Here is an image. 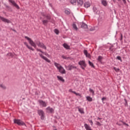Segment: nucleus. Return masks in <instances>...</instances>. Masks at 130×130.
I'll return each instance as SVG.
<instances>
[{"mask_svg":"<svg viewBox=\"0 0 130 130\" xmlns=\"http://www.w3.org/2000/svg\"><path fill=\"white\" fill-rule=\"evenodd\" d=\"M94 30H95V28H90L89 29L90 31H94Z\"/></svg>","mask_w":130,"mask_h":130,"instance_id":"45","label":"nucleus"},{"mask_svg":"<svg viewBox=\"0 0 130 130\" xmlns=\"http://www.w3.org/2000/svg\"><path fill=\"white\" fill-rule=\"evenodd\" d=\"M118 2H120V0H118Z\"/></svg>","mask_w":130,"mask_h":130,"instance_id":"53","label":"nucleus"},{"mask_svg":"<svg viewBox=\"0 0 130 130\" xmlns=\"http://www.w3.org/2000/svg\"><path fill=\"white\" fill-rule=\"evenodd\" d=\"M69 92H71V93H74V92H75V91H73V89H70L69 90Z\"/></svg>","mask_w":130,"mask_h":130,"instance_id":"41","label":"nucleus"},{"mask_svg":"<svg viewBox=\"0 0 130 130\" xmlns=\"http://www.w3.org/2000/svg\"><path fill=\"white\" fill-rule=\"evenodd\" d=\"M9 3H11L13 7H15L17 10H20V7L19 5L17 4V3H15V1L14 0H8Z\"/></svg>","mask_w":130,"mask_h":130,"instance_id":"6","label":"nucleus"},{"mask_svg":"<svg viewBox=\"0 0 130 130\" xmlns=\"http://www.w3.org/2000/svg\"><path fill=\"white\" fill-rule=\"evenodd\" d=\"M42 16H43V17H45L47 20H51V15L49 14L45 15L44 13H42Z\"/></svg>","mask_w":130,"mask_h":130,"instance_id":"10","label":"nucleus"},{"mask_svg":"<svg viewBox=\"0 0 130 130\" xmlns=\"http://www.w3.org/2000/svg\"><path fill=\"white\" fill-rule=\"evenodd\" d=\"M102 101H104V100H106V98H103L102 99Z\"/></svg>","mask_w":130,"mask_h":130,"instance_id":"44","label":"nucleus"},{"mask_svg":"<svg viewBox=\"0 0 130 130\" xmlns=\"http://www.w3.org/2000/svg\"><path fill=\"white\" fill-rule=\"evenodd\" d=\"M86 99L89 102L93 101V99H92V98H90V96H87Z\"/></svg>","mask_w":130,"mask_h":130,"instance_id":"26","label":"nucleus"},{"mask_svg":"<svg viewBox=\"0 0 130 130\" xmlns=\"http://www.w3.org/2000/svg\"><path fill=\"white\" fill-rule=\"evenodd\" d=\"M67 68L69 71H72L73 69H77V67L73 65H69Z\"/></svg>","mask_w":130,"mask_h":130,"instance_id":"12","label":"nucleus"},{"mask_svg":"<svg viewBox=\"0 0 130 130\" xmlns=\"http://www.w3.org/2000/svg\"><path fill=\"white\" fill-rule=\"evenodd\" d=\"M63 46L66 49H70V46L66 43L63 44Z\"/></svg>","mask_w":130,"mask_h":130,"instance_id":"21","label":"nucleus"},{"mask_svg":"<svg viewBox=\"0 0 130 130\" xmlns=\"http://www.w3.org/2000/svg\"><path fill=\"white\" fill-rule=\"evenodd\" d=\"M73 93L75 94V95H76V96H81V94L80 93H79L76 92V91L73 92Z\"/></svg>","mask_w":130,"mask_h":130,"instance_id":"36","label":"nucleus"},{"mask_svg":"<svg viewBox=\"0 0 130 130\" xmlns=\"http://www.w3.org/2000/svg\"><path fill=\"white\" fill-rule=\"evenodd\" d=\"M57 78L58 80H59V81H61L63 83H64V79H63V78H62V77L61 76H57Z\"/></svg>","mask_w":130,"mask_h":130,"instance_id":"20","label":"nucleus"},{"mask_svg":"<svg viewBox=\"0 0 130 130\" xmlns=\"http://www.w3.org/2000/svg\"><path fill=\"white\" fill-rule=\"evenodd\" d=\"M39 103H40V105H41L42 106H43V107H46L47 106V104L46 103H45V102L40 100L38 101Z\"/></svg>","mask_w":130,"mask_h":130,"instance_id":"9","label":"nucleus"},{"mask_svg":"<svg viewBox=\"0 0 130 130\" xmlns=\"http://www.w3.org/2000/svg\"><path fill=\"white\" fill-rule=\"evenodd\" d=\"M77 3L78 6H80V7L81 6H83V4H84V2H83V0H77Z\"/></svg>","mask_w":130,"mask_h":130,"instance_id":"19","label":"nucleus"},{"mask_svg":"<svg viewBox=\"0 0 130 130\" xmlns=\"http://www.w3.org/2000/svg\"><path fill=\"white\" fill-rule=\"evenodd\" d=\"M98 119H101V118L99 117Z\"/></svg>","mask_w":130,"mask_h":130,"instance_id":"51","label":"nucleus"},{"mask_svg":"<svg viewBox=\"0 0 130 130\" xmlns=\"http://www.w3.org/2000/svg\"><path fill=\"white\" fill-rule=\"evenodd\" d=\"M122 1L124 4H126V1L125 0H122Z\"/></svg>","mask_w":130,"mask_h":130,"instance_id":"47","label":"nucleus"},{"mask_svg":"<svg viewBox=\"0 0 130 130\" xmlns=\"http://www.w3.org/2000/svg\"><path fill=\"white\" fill-rule=\"evenodd\" d=\"M36 44L38 46H39V47H41V48H43V49H47L46 46H45L43 43H41L40 41H38L36 42Z\"/></svg>","mask_w":130,"mask_h":130,"instance_id":"3","label":"nucleus"},{"mask_svg":"<svg viewBox=\"0 0 130 130\" xmlns=\"http://www.w3.org/2000/svg\"><path fill=\"white\" fill-rule=\"evenodd\" d=\"M54 66L57 68V70H58L59 73H60V74H66V70L60 64L54 62Z\"/></svg>","mask_w":130,"mask_h":130,"instance_id":"1","label":"nucleus"},{"mask_svg":"<svg viewBox=\"0 0 130 130\" xmlns=\"http://www.w3.org/2000/svg\"><path fill=\"white\" fill-rule=\"evenodd\" d=\"M73 27L74 29H75V30H76V31L78 30V27H77V25H76V24L73 23Z\"/></svg>","mask_w":130,"mask_h":130,"instance_id":"29","label":"nucleus"},{"mask_svg":"<svg viewBox=\"0 0 130 130\" xmlns=\"http://www.w3.org/2000/svg\"><path fill=\"white\" fill-rule=\"evenodd\" d=\"M72 5H75L77 3V0H70Z\"/></svg>","mask_w":130,"mask_h":130,"instance_id":"28","label":"nucleus"},{"mask_svg":"<svg viewBox=\"0 0 130 130\" xmlns=\"http://www.w3.org/2000/svg\"><path fill=\"white\" fill-rule=\"evenodd\" d=\"M11 30H12V31H14V32H17V31H16L15 29H13V28H11Z\"/></svg>","mask_w":130,"mask_h":130,"instance_id":"46","label":"nucleus"},{"mask_svg":"<svg viewBox=\"0 0 130 130\" xmlns=\"http://www.w3.org/2000/svg\"><path fill=\"white\" fill-rule=\"evenodd\" d=\"M1 87L3 89H6V86H4L3 85H1Z\"/></svg>","mask_w":130,"mask_h":130,"instance_id":"42","label":"nucleus"},{"mask_svg":"<svg viewBox=\"0 0 130 130\" xmlns=\"http://www.w3.org/2000/svg\"><path fill=\"white\" fill-rule=\"evenodd\" d=\"M84 53L85 55H86V57H88V58H90L91 55H90L89 53H88V51H87V50H84Z\"/></svg>","mask_w":130,"mask_h":130,"instance_id":"13","label":"nucleus"},{"mask_svg":"<svg viewBox=\"0 0 130 130\" xmlns=\"http://www.w3.org/2000/svg\"><path fill=\"white\" fill-rule=\"evenodd\" d=\"M0 19L2 20V21L3 22H4L5 23H11V21H10V20L7 18H5L3 17H2L1 16H0Z\"/></svg>","mask_w":130,"mask_h":130,"instance_id":"8","label":"nucleus"},{"mask_svg":"<svg viewBox=\"0 0 130 130\" xmlns=\"http://www.w3.org/2000/svg\"><path fill=\"white\" fill-rule=\"evenodd\" d=\"M90 123H91V124H93V121H92V120L90 121Z\"/></svg>","mask_w":130,"mask_h":130,"instance_id":"50","label":"nucleus"},{"mask_svg":"<svg viewBox=\"0 0 130 130\" xmlns=\"http://www.w3.org/2000/svg\"><path fill=\"white\" fill-rule=\"evenodd\" d=\"M37 51H40L41 52V53H43L44 55H46V56H49V54H47L46 52H44L42 51L41 49H39L38 48H36Z\"/></svg>","mask_w":130,"mask_h":130,"instance_id":"16","label":"nucleus"},{"mask_svg":"<svg viewBox=\"0 0 130 130\" xmlns=\"http://www.w3.org/2000/svg\"><path fill=\"white\" fill-rule=\"evenodd\" d=\"M14 123H16L18 125H26V124L24 122L22 121L21 120L15 119L14 120Z\"/></svg>","mask_w":130,"mask_h":130,"instance_id":"4","label":"nucleus"},{"mask_svg":"<svg viewBox=\"0 0 130 130\" xmlns=\"http://www.w3.org/2000/svg\"><path fill=\"white\" fill-rule=\"evenodd\" d=\"M81 28H83V29H87L88 28V25L86 24L85 23L83 22L81 26Z\"/></svg>","mask_w":130,"mask_h":130,"instance_id":"17","label":"nucleus"},{"mask_svg":"<svg viewBox=\"0 0 130 130\" xmlns=\"http://www.w3.org/2000/svg\"><path fill=\"white\" fill-rule=\"evenodd\" d=\"M43 25L45 26H46L47 24L48 23V21L47 20H44L42 21Z\"/></svg>","mask_w":130,"mask_h":130,"instance_id":"24","label":"nucleus"},{"mask_svg":"<svg viewBox=\"0 0 130 130\" xmlns=\"http://www.w3.org/2000/svg\"><path fill=\"white\" fill-rule=\"evenodd\" d=\"M8 55H9L10 56H13V54H12V53H9L8 54Z\"/></svg>","mask_w":130,"mask_h":130,"instance_id":"43","label":"nucleus"},{"mask_svg":"<svg viewBox=\"0 0 130 130\" xmlns=\"http://www.w3.org/2000/svg\"><path fill=\"white\" fill-rule=\"evenodd\" d=\"M102 5H103V6H104L105 7H106V6H107V2L106 1H105V0L102 1Z\"/></svg>","mask_w":130,"mask_h":130,"instance_id":"25","label":"nucleus"},{"mask_svg":"<svg viewBox=\"0 0 130 130\" xmlns=\"http://www.w3.org/2000/svg\"><path fill=\"white\" fill-rule=\"evenodd\" d=\"M84 6L85 8H88L91 5H90V3H89V2H86V3H84Z\"/></svg>","mask_w":130,"mask_h":130,"instance_id":"22","label":"nucleus"},{"mask_svg":"<svg viewBox=\"0 0 130 130\" xmlns=\"http://www.w3.org/2000/svg\"><path fill=\"white\" fill-rule=\"evenodd\" d=\"M89 91L90 92V93H92V95H94V92L93 89L89 88Z\"/></svg>","mask_w":130,"mask_h":130,"instance_id":"34","label":"nucleus"},{"mask_svg":"<svg viewBox=\"0 0 130 130\" xmlns=\"http://www.w3.org/2000/svg\"><path fill=\"white\" fill-rule=\"evenodd\" d=\"M88 63L91 68H95L94 64H93V63L92 62H91L90 61H88Z\"/></svg>","mask_w":130,"mask_h":130,"instance_id":"27","label":"nucleus"},{"mask_svg":"<svg viewBox=\"0 0 130 130\" xmlns=\"http://www.w3.org/2000/svg\"><path fill=\"white\" fill-rule=\"evenodd\" d=\"M40 56L43 58V59H44L47 62H50V60L48 59V58H46V57L43 56V55L40 54Z\"/></svg>","mask_w":130,"mask_h":130,"instance_id":"11","label":"nucleus"},{"mask_svg":"<svg viewBox=\"0 0 130 130\" xmlns=\"http://www.w3.org/2000/svg\"><path fill=\"white\" fill-rule=\"evenodd\" d=\"M54 31L57 35H58V34H59V30H58V29H55Z\"/></svg>","mask_w":130,"mask_h":130,"instance_id":"30","label":"nucleus"},{"mask_svg":"<svg viewBox=\"0 0 130 130\" xmlns=\"http://www.w3.org/2000/svg\"><path fill=\"white\" fill-rule=\"evenodd\" d=\"M77 108L78 109V111H79L80 113H81L82 114H84V113H85V112H84V109L79 107H77Z\"/></svg>","mask_w":130,"mask_h":130,"instance_id":"18","label":"nucleus"},{"mask_svg":"<svg viewBox=\"0 0 130 130\" xmlns=\"http://www.w3.org/2000/svg\"><path fill=\"white\" fill-rule=\"evenodd\" d=\"M117 59H118V60H120L121 61H122L121 57H120L119 56H117Z\"/></svg>","mask_w":130,"mask_h":130,"instance_id":"38","label":"nucleus"},{"mask_svg":"<svg viewBox=\"0 0 130 130\" xmlns=\"http://www.w3.org/2000/svg\"><path fill=\"white\" fill-rule=\"evenodd\" d=\"M117 123V124H118L119 125H121V124H120L119 122H118Z\"/></svg>","mask_w":130,"mask_h":130,"instance_id":"49","label":"nucleus"},{"mask_svg":"<svg viewBox=\"0 0 130 130\" xmlns=\"http://www.w3.org/2000/svg\"><path fill=\"white\" fill-rule=\"evenodd\" d=\"M78 64L81 66V69H82V70H85V68L86 67H87V64H86V63L84 60L80 61L78 63Z\"/></svg>","mask_w":130,"mask_h":130,"instance_id":"5","label":"nucleus"},{"mask_svg":"<svg viewBox=\"0 0 130 130\" xmlns=\"http://www.w3.org/2000/svg\"><path fill=\"white\" fill-rule=\"evenodd\" d=\"M110 49H111V48H110Z\"/></svg>","mask_w":130,"mask_h":130,"instance_id":"54","label":"nucleus"},{"mask_svg":"<svg viewBox=\"0 0 130 130\" xmlns=\"http://www.w3.org/2000/svg\"><path fill=\"white\" fill-rule=\"evenodd\" d=\"M24 45H26V46L28 48V49H30V50H32V51H34V49L32 48V47H30V46L28 45V44L27 42H24Z\"/></svg>","mask_w":130,"mask_h":130,"instance_id":"15","label":"nucleus"},{"mask_svg":"<svg viewBox=\"0 0 130 130\" xmlns=\"http://www.w3.org/2000/svg\"><path fill=\"white\" fill-rule=\"evenodd\" d=\"M96 124H97L98 125H99L100 126L101 125V124L100 122H99V121H98V122H96Z\"/></svg>","mask_w":130,"mask_h":130,"instance_id":"40","label":"nucleus"},{"mask_svg":"<svg viewBox=\"0 0 130 130\" xmlns=\"http://www.w3.org/2000/svg\"><path fill=\"white\" fill-rule=\"evenodd\" d=\"M84 126H85L86 130H91V127H90V126H89L88 124H85Z\"/></svg>","mask_w":130,"mask_h":130,"instance_id":"23","label":"nucleus"},{"mask_svg":"<svg viewBox=\"0 0 130 130\" xmlns=\"http://www.w3.org/2000/svg\"><path fill=\"white\" fill-rule=\"evenodd\" d=\"M114 71H115V72H116V73H118V72H119V71H120L119 68H116L115 67L114 68Z\"/></svg>","mask_w":130,"mask_h":130,"instance_id":"32","label":"nucleus"},{"mask_svg":"<svg viewBox=\"0 0 130 130\" xmlns=\"http://www.w3.org/2000/svg\"><path fill=\"white\" fill-rule=\"evenodd\" d=\"M54 130H57V129H54Z\"/></svg>","mask_w":130,"mask_h":130,"instance_id":"52","label":"nucleus"},{"mask_svg":"<svg viewBox=\"0 0 130 130\" xmlns=\"http://www.w3.org/2000/svg\"><path fill=\"white\" fill-rule=\"evenodd\" d=\"M38 113L39 115L41 116V119H42V120H43V119H44V112H43V110H38Z\"/></svg>","mask_w":130,"mask_h":130,"instance_id":"7","label":"nucleus"},{"mask_svg":"<svg viewBox=\"0 0 130 130\" xmlns=\"http://www.w3.org/2000/svg\"><path fill=\"white\" fill-rule=\"evenodd\" d=\"M124 101L125 102V106H126V105H127V101L125 99Z\"/></svg>","mask_w":130,"mask_h":130,"instance_id":"39","label":"nucleus"},{"mask_svg":"<svg viewBox=\"0 0 130 130\" xmlns=\"http://www.w3.org/2000/svg\"><path fill=\"white\" fill-rule=\"evenodd\" d=\"M112 1H113V2H114V0H112Z\"/></svg>","mask_w":130,"mask_h":130,"instance_id":"55","label":"nucleus"},{"mask_svg":"<svg viewBox=\"0 0 130 130\" xmlns=\"http://www.w3.org/2000/svg\"><path fill=\"white\" fill-rule=\"evenodd\" d=\"M62 58H63V59H70V57H67L64 56V55L62 56Z\"/></svg>","mask_w":130,"mask_h":130,"instance_id":"37","label":"nucleus"},{"mask_svg":"<svg viewBox=\"0 0 130 130\" xmlns=\"http://www.w3.org/2000/svg\"><path fill=\"white\" fill-rule=\"evenodd\" d=\"M122 40V34H121V39H120V40Z\"/></svg>","mask_w":130,"mask_h":130,"instance_id":"48","label":"nucleus"},{"mask_svg":"<svg viewBox=\"0 0 130 130\" xmlns=\"http://www.w3.org/2000/svg\"><path fill=\"white\" fill-rule=\"evenodd\" d=\"M102 59H103V57L101 56L98 57V60H99V61H102Z\"/></svg>","mask_w":130,"mask_h":130,"instance_id":"31","label":"nucleus"},{"mask_svg":"<svg viewBox=\"0 0 130 130\" xmlns=\"http://www.w3.org/2000/svg\"><path fill=\"white\" fill-rule=\"evenodd\" d=\"M64 13L66 15H70L71 14V12L69 10H65Z\"/></svg>","mask_w":130,"mask_h":130,"instance_id":"33","label":"nucleus"},{"mask_svg":"<svg viewBox=\"0 0 130 130\" xmlns=\"http://www.w3.org/2000/svg\"><path fill=\"white\" fill-rule=\"evenodd\" d=\"M119 122H122L123 123V124H124V125H126L127 126H128V124H127L126 123H125L122 121H119Z\"/></svg>","mask_w":130,"mask_h":130,"instance_id":"35","label":"nucleus"},{"mask_svg":"<svg viewBox=\"0 0 130 130\" xmlns=\"http://www.w3.org/2000/svg\"><path fill=\"white\" fill-rule=\"evenodd\" d=\"M46 110L47 112H50V113H52L54 110L52 108H50V107H49L46 108Z\"/></svg>","mask_w":130,"mask_h":130,"instance_id":"14","label":"nucleus"},{"mask_svg":"<svg viewBox=\"0 0 130 130\" xmlns=\"http://www.w3.org/2000/svg\"><path fill=\"white\" fill-rule=\"evenodd\" d=\"M24 38L25 39H27V40L29 41V44H30L31 46H33L35 48H36L37 47L36 44L34 43V42L32 40V39H31L30 38L27 36L24 37Z\"/></svg>","mask_w":130,"mask_h":130,"instance_id":"2","label":"nucleus"}]
</instances>
